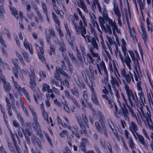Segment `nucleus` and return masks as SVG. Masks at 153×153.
<instances>
[{"label": "nucleus", "mask_w": 153, "mask_h": 153, "mask_svg": "<svg viewBox=\"0 0 153 153\" xmlns=\"http://www.w3.org/2000/svg\"><path fill=\"white\" fill-rule=\"evenodd\" d=\"M76 117L82 130H80L79 131L78 127L76 125H74L73 127H71V126L69 125L68 126L67 125V127L68 129L71 131L73 134L74 135L76 138L79 139L80 138V134H84L85 135H86L87 133L85 126L82 122L80 117H78L76 116Z\"/></svg>", "instance_id": "1"}, {"label": "nucleus", "mask_w": 153, "mask_h": 153, "mask_svg": "<svg viewBox=\"0 0 153 153\" xmlns=\"http://www.w3.org/2000/svg\"><path fill=\"white\" fill-rule=\"evenodd\" d=\"M108 69L111 74V79L110 82L112 86V87L115 86V85H116L117 87H119L120 84L119 82L117 80L115 77L112 75V74L114 73L117 78L118 79L119 82L121 84V81L120 79V76L119 74L116 64L114 61H112V63L109 62Z\"/></svg>", "instance_id": "2"}, {"label": "nucleus", "mask_w": 153, "mask_h": 153, "mask_svg": "<svg viewBox=\"0 0 153 153\" xmlns=\"http://www.w3.org/2000/svg\"><path fill=\"white\" fill-rule=\"evenodd\" d=\"M102 13L106 22L105 25L108 32L110 33L111 32V27L114 34L116 32L120 33V30L118 29L116 22L109 17L106 10L105 9Z\"/></svg>", "instance_id": "3"}, {"label": "nucleus", "mask_w": 153, "mask_h": 153, "mask_svg": "<svg viewBox=\"0 0 153 153\" xmlns=\"http://www.w3.org/2000/svg\"><path fill=\"white\" fill-rule=\"evenodd\" d=\"M89 71L87 72V74L88 76L90 81L88 80H86V82L87 85L89 86L92 92L91 96V99L93 102L96 103V93L94 91V85L93 83L94 80L95 79L94 70L92 66L89 65Z\"/></svg>", "instance_id": "4"}, {"label": "nucleus", "mask_w": 153, "mask_h": 153, "mask_svg": "<svg viewBox=\"0 0 153 153\" xmlns=\"http://www.w3.org/2000/svg\"><path fill=\"white\" fill-rule=\"evenodd\" d=\"M11 78L13 82L14 87V89L13 90V92L15 97L16 98H18V94H19L21 96H22V93H23L27 99L29 101H30V98L28 91L24 87H21L18 82L15 81L13 76L11 77Z\"/></svg>", "instance_id": "5"}, {"label": "nucleus", "mask_w": 153, "mask_h": 153, "mask_svg": "<svg viewBox=\"0 0 153 153\" xmlns=\"http://www.w3.org/2000/svg\"><path fill=\"white\" fill-rule=\"evenodd\" d=\"M90 18L93 26L91 24L89 23V27L91 32L92 33H94L95 37L92 38L91 43L92 46L91 47L90 50L91 55L94 57H96V53L94 52V49L96 48V31L94 28V27H95L96 21L95 20L96 19V16L94 14L92 13V15H90Z\"/></svg>", "instance_id": "6"}, {"label": "nucleus", "mask_w": 153, "mask_h": 153, "mask_svg": "<svg viewBox=\"0 0 153 153\" xmlns=\"http://www.w3.org/2000/svg\"><path fill=\"white\" fill-rule=\"evenodd\" d=\"M71 21L73 25L74 26L76 33L78 35H79L81 33V35L85 39L86 42L88 43H90L91 42V38L89 35L85 36V35L86 33V30L85 27L83 26L82 21L80 20L79 22V27L77 23L75 22L74 19H72Z\"/></svg>", "instance_id": "7"}, {"label": "nucleus", "mask_w": 153, "mask_h": 153, "mask_svg": "<svg viewBox=\"0 0 153 153\" xmlns=\"http://www.w3.org/2000/svg\"><path fill=\"white\" fill-rule=\"evenodd\" d=\"M121 94L123 101V105L125 107L127 106L128 107H133L135 106V104L137 105L138 104V100L135 92L127 97L129 104L128 103V101L123 93H122Z\"/></svg>", "instance_id": "8"}, {"label": "nucleus", "mask_w": 153, "mask_h": 153, "mask_svg": "<svg viewBox=\"0 0 153 153\" xmlns=\"http://www.w3.org/2000/svg\"><path fill=\"white\" fill-rule=\"evenodd\" d=\"M30 109L31 110V112L33 117L32 125L33 129L36 132L37 134L39 135L40 138L43 137V134L41 130L40 126L37 120L38 118L36 114L33 109H31L30 108Z\"/></svg>", "instance_id": "9"}, {"label": "nucleus", "mask_w": 153, "mask_h": 153, "mask_svg": "<svg viewBox=\"0 0 153 153\" xmlns=\"http://www.w3.org/2000/svg\"><path fill=\"white\" fill-rule=\"evenodd\" d=\"M81 49L82 52L83 57L86 64L88 65V63H89V64L92 63L94 65L96 64L95 61L93 58L92 56L90 53H88L87 55H86L85 50L84 47H81Z\"/></svg>", "instance_id": "10"}, {"label": "nucleus", "mask_w": 153, "mask_h": 153, "mask_svg": "<svg viewBox=\"0 0 153 153\" xmlns=\"http://www.w3.org/2000/svg\"><path fill=\"white\" fill-rule=\"evenodd\" d=\"M83 98L80 99V101L83 106L85 107H88L94 113L95 112V110L93 108L91 103L88 102V97L86 91H84L83 93Z\"/></svg>", "instance_id": "11"}, {"label": "nucleus", "mask_w": 153, "mask_h": 153, "mask_svg": "<svg viewBox=\"0 0 153 153\" xmlns=\"http://www.w3.org/2000/svg\"><path fill=\"white\" fill-rule=\"evenodd\" d=\"M30 68L31 71V73L29 75L30 78V87L32 90L35 91L36 89V84L35 80V74L33 68V67L32 65H30Z\"/></svg>", "instance_id": "12"}, {"label": "nucleus", "mask_w": 153, "mask_h": 153, "mask_svg": "<svg viewBox=\"0 0 153 153\" xmlns=\"http://www.w3.org/2000/svg\"><path fill=\"white\" fill-rule=\"evenodd\" d=\"M120 71L122 77V80L123 79L125 81H126V83L130 84L131 82V77H132V76H133L132 74L130 71L129 72V74H127L124 68H121Z\"/></svg>", "instance_id": "13"}, {"label": "nucleus", "mask_w": 153, "mask_h": 153, "mask_svg": "<svg viewBox=\"0 0 153 153\" xmlns=\"http://www.w3.org/2000/svg\"><path fill=\"white\" fill-rule=\"evenodd\" d=\"M56 73L54 74V77L57 80H60V79H61L60 77V74L65 76H68L67 74L65 71L58 66H56Z\"/></svg>", "instance_id": "14"}, {"label": "nucleus", "mask_w": 153, "mask_h": 153, "mask_svg": "<svg viewBox=\"0 0 153 153\" xmlns=\"http://www.w3.org/2000/svg\"><path fill=\"white\" fill-rule=\"evenodd\" d=\"M141 107L140 109L141 111V113L143 114V117H142V119L143 121L145 122L146 121L147 123L149 124V122H150L152 123V120L151 118L150 113L149 111L147 112V113L144 114L143 110L142 107V104L140 105Z\"/></svg>", "instance_id": "15"}, {"label": "nucleus", "mask_w": 153, "mask_h": 153, "mask_svg": "<svg viewBox=\"0 0 153 153\" xmlns=\"http://www.w3.org/2000/svg\"><path fill=\"white\" fill-rule=\"evenodd\" d=\"M124 56V58H123V59L121 60L122 62L125 63L127 67L129 70H131V60L128 54H126V53L123 50Z\"/></svg>", "instance_id": "16"}, {"label": "nucleus", "mask_w": 153, "mask_h": 153, "mask_svg": "<svg viewBox=\"0 0 153 153\" xmlns=\"http://www.w3.org/2000/svg\"><path fill=\"white\" fill-rule=\"evenodd\" d=\"M97 66L98 71L100 74L107 72L105 62L103 60L100 61L99 64H97Z\"/></svg>", "instance_id": "17"}, {"label": "nucleus", "mask_w": 153, "mask_h": 153, "mask_svg": "<svg viewBox=\"0 0 153 153\" xmlns=\"http://www.w3.org/2000/svg\"><path fill=\"white\" fill-rule=\"evenodd\" d=\"M33 7L34 9L36 11L38 17L37 16H35L34 19L36 22L37 23H38L39 22H42L43 21V17L40 12L39 10V9L38 7L35 4Z\"/></svg>", "instance_id": "18"}, {"label": "nucleus", "mask_w": 153, "mask_h": 153, "mask_svg": "<svg viewBox=\"0 0 153 153\" xmlns=\"http://www.w3.org/2000/svg\"><path fill=\"white\" fill-rule=\"evenodd\" d=\"M112 4L113 5V10L114 14L117 17L121 16V13L119 8L117 4L116 0H113Z\"/></svg>", "instance_id": "19"}, {"label": "nucleus", "mask_w": 153, "mask_h": 153, "mask_svg": "<svg viewBox=\"0 0 153 153\" xmlns=\"http://www.w3.org/2000/svg\"><path fill=\"white\" fill-rule=\"evenodd\" d=\"M99 20L100 26L102 30H104L105 33H108L109 34L111 35L112 33V30H111V32L110 33H109L108 30H107V28L106 26H105L104 25V24H105V21L104 18L101 16L99 17Z\"/></svg>", "instance_id": "20"}, {"label": "nucleus", "mask_w": 153, "mask_h": 153, "mask_svg": "<svg viewBox=\"0 0 153 153\" xmlns=\"http://www.w3.org/2000/svg\"><path fill=\"white\" fill-rule=\"evenodd\" d=\"M51 13L53 19L55 23L56 28L57 30L58 31L61 29L60 27V21L58 17L53 12H52Z\"/></svg>", "instance_id": "21"}, {"label": "nucleus", "mask_w": 153, "mask_h": 153, "mask_svg": "<svg viewBox=\"0 0 153 153\" xmlns=\"http://www.w3.org/2000/svg\"><path fill=\"white\" fill-rule=\"evenodd\" d=\"M137 92L138 95L140 97V98L141 99L142 101V103L143 105V101L142 98H143L144 101L145 100V99L144 98V94L142 88L141 86L140 82H138L137 83Z\"/></svg>", "instance_id": "22"}, {"label": "nucleus", "mask_w": 153, "mask_h": 153, "mask_svg": "<svg viewBox=\"0 0 153 153\" xmlns=\"http://www.w3.org/2000/svg\"><path fill=\"white\" fill-rule=\"evenodd\" d=\"M11 136L12 137V139L13 140V143H14V146H15V147L16 149V151L17 152V153H21V150L20 149V147H19V146H18L17 143V142L16 140V138H15V137L16 136L17 139L19 141V137H18V136L17 134H16L15 135H14L13 134L12 132L11 133Z\"/></svg>", "instance_id": "23"}, {"label": "nucleus", "mask_w": 153, "mask_h": 153, "mask_svg": "<svg viewBox=\"0 0 153 153\" xmlns=\"http://www.w3.org/2000/svg\"><path fill=\"white\" fill-rule=\"evenodd\" d=\"M136 134L140 143L146 149H148L149 148L148 143L146 142L144 137L142 135L139 134L137 133H136Z\"/></svg>", "instance_id": "24"}, {"label": "nucleus", "mask_w": 153, "mask_h": 153, "mask_svg": "<svg viewBox=\"0 0 153 153\" xmlns=\"http://www.w3.org/2000/svg\"><path fill=\"white\" fill-rule=\"evenodd\" d=\"M123 82L124 84V88L126 91V94L127 97H129L130 95L131 94L134 92L130 88L128 84L126 83L125 80H123Z\"/></svg>", "instance_id": "25"}, {"label": "nucleus", "mask_w": 153, "mask_h": 153, "mask_svg": "<svg viewBox=\"0 0 153 153\" xmlns=\"http://www.w3.org/2000/svg\"><path fill=\"white\" fill-rule=\"evenodd\" d=\"M61 102L63 105V108L68 113H69L70 111V110L72 112L74 111V110L75 109V105H73L72 107H71L70 108H69L68 104L65 100H64V101H61Z\"/></svg>", "instance_id": "26"}, {"label": "nucleus", "mask_w": 153, "mask_h": 153, "mask_svg": "<svg viewBox=\"0 0 153 153\" xmlns=\"http://www.w3.org/2000/svg\"><path fill=\"white\" fill-rule=\"evenodd\" d=\"M54 10L58 15H60L61 17H63L64 13L62 10H59L56 5V0H52Z\"/></svg>", "instance_id": "27"}, {"label": "nucleus", "mask_w": 153, "mask_h": 153, "mask_svg": "<svg viewBox=\"0 0 153 153\" xmlns=\"http://www.w3.org/2000/svg\"><path fill=\"white\" fill-rule=\"evenodd\" d=\"M129 129L135 138H137L134 132L136 133H136H137V131L138 130V129L137 125L134 122H131L129 125Z\"/></svg>", "instance_id": "28"}, {"label": "nucleus", "mask_w": 153, "mask_h": 153, "mask_svg": "<svg viewBox=\"0 0 153 153\" xmlns=\"http://www.w3.org/2000/svg\"><path fill=\"white\" fill-rule=\"evenodd\" d=\"M40 51L38 52L37 55L39 59L42 62H44L46 61L45 58L44 56V50L43 47H39Z\"/></svg>", "instance_id": "29"}, {"label": "nucleus", "mask_w": 153, "mask_h": 153, "mask_svg": "<svg viewBox=\"0 0 153 153\" xmlns=\"http://www.w3.org/2000/svg\"><path fill=\"white\" fill-rule=\"evenodd\" d=\"M23 44L24 47L27 50H28L30 54L31 55L33 54L32 47L31 45L25 39L23 42Z\"/></svg>", "instance_id": "30"}, {"label": "nucleus", "mask_w": 153, "mask_h": 153, "mask_svg": "<svg viewBox=\"0 0 153 153\" xmlns=\"http://www.w3.org/2000/svg\"><path fill=\"white\" fill-rule=\"evenodd\" d=\"M140 29L141 31V34L142 38L145 42H146L147 39V34L143 24H141L140 25Z\"/></svg>", "instance_id": "31"}, {"label": "nucleus", "mask_w": 153, "mask_h": 153, "mask_svg": "<svg viewBox=\"0 0 153 153\" xmlns=\"http://www.w3.org/2000/svg\"><path fill=\"white\" fill-rule=\"evenodd\" d=\"M129 29V33L130 36L132 39L133 41L135 42L137 41L136 38V33L133 27L128 28Z\"/></svg>", "instance_id": "32"}, {"label": "nucleus", "mask_w": 153, "mask_h": 153, "mask_svg": "<svg viewBox=\"0 0 153 153\" xmlns=\"http://www.w3.org/2000/svg\"><path fill=\"white\" fill-rule=\"evenodd\" d=\"M88 140L86 138H83L82 139V142L80 143L81 149L83 151L86 149V145L88 143Z\"/></svg>", "instance_id": "33"}, {"label": "nucleus", "mask_w": 153, "mask_h": 153, "mask_svg": "<svg viewBox=\"0 0 153 153\" xmlns=\"http://www.w3.org/2000/svg\"><path fill=\"white\" fill-rule=\"evenodd\" d=\"M96 128L97 129L98 131L101 133H103L105 135L107 136V131H106V128L105 126H103L101 128L97 122H96Z\"/></svg>", "instance_id": "34"}, {"label": "nucleus", "mask_w": 153, "mask_h": 153, "mask_svg": "<svg viewBox=\"0 0 153 153\" xmlns=\"http://www.w3.org/2000/svg\"><path fill=\"white\" fill-rule=\"evenodd\" d=\"M77 11H78L79 15L81 16V18L82 19V20L84 23V25L83 26L87 27V24L84 15H83L82 12L80 11L79 8H77Z\"/></svg>", "instance_id": "35"}, {"label": "nucleus", "mask_w": 153, "mask_h": 153, "mask_svg": "<svg viewBox=\"0 0 153 153\" xmlns=\"http://www.w3.org/2000/svg\"><path fill=\"white\" fill-rule=\"evenodd\" d=\"M4 2V0H0V16L1 18L4 17L3 13L4 12L3 7Z\"/></svg>", "instance_id": "36"}, {"label": "nucleus", "mask_w": 153, "mask_h": 153, "mask_svg": "<svg viewBox=\"0 0 153 153\" xmlns=\"http://www.w3.org/2000/svg\"><path fill=\"white\" fill-rule=\"evenodd\" d=\"M79 0L80 1V4L79 5V7L82 8L85 12H88V9L85 3L84 2V0Z\"/></svg>", "instance_id": "37"}, {"label": "nucleus", "mask_w": 153, "mask_h": 153, "mask_svg": "<svg viewBox=\"0 0 153 153\" xmlns=\"http://www.w3.org/2000/svg\"><path fill=\"white\" fill-rule=\"evenodd\" d=\"M137 1L139 4L140 9L142 14L143 10H144L145 7V0H137Z\"/></svg>", "instance_id": "38"}, {"label": "nucleus", "mask_w": 153, "mask_h": 153, "mask_svg": "<svg viewBox=\"0 0 153 153\" xmlns=\"http://www.w3.org/2000/svg\"><path fill=\"white\" fill-rule=\"evenodd\" d=\"M114 116L117 118H120L121 117V114L119 109L117 106L115 105V111H114Z\"/></svg>", "instance_id": "39"}, {"label": "nucleus", "mask_w": 153, "mask_h": 153, "mask_svg": "<svg viewBox=\"0 0 153 153\" xmlns=\"http://www.w3.org/2000/svg\"><path fill=\"white\" fill-rule=\"evenodd\" d=\"M113 88L114 91V94L117 98V101L118 102L119 104H120L121 102L119 100L120 98V96L118 90L116 89L115 86L113 87Z\"/></svg>", "instance_id": "40"}, {"label": "nucleus", "mask_w": 153, "mask_h": 153, "mask_svg": "<svg viewBox=\"0 0 153 153\" xmlns=\"http://www.w3.org/2000/svg\"><path fill=\"white\" fill-rule=\"evenodd\" d=\"M56 48L55 46L51 44L50 45V50L49 51L48 53L51 56L53 54H55Z\"/></svg>", "instance_id": "41"}, {"label": "nucleus", "mask_w": 153, "mask_h": 153, "mask_svg": "<svg viewBox=\"0 0 153 153\" xmlns=\"http://www.w3.org/2000/svg\"><path fill=\"white\" fill-rule=\"evenodd\" d=\"M147 94L149 101L153 103V95L151 90L147 91Z\"/></svg>", "instance_id": "42"}, {"label": "nucleus", "mask_w": 153, "mask_h": 153, "mask_svg": "<svg viewBox=\"0 0 153 153\" xmlns=\"http://www.w3.org/2000/svg\"><path fill=\"white\" fill-rule=\"evenodd\" d=\"M10 9L11 11V14L13 15L17 19H18L19 17L18 16H17L18 15V12L16 9L12 7H11Z\"/></svg>", "instance_id": "43"}, {"label": "nucleus", "mask_w": 153, "mask_h": 153, "mask_svg": "<svg viewBox=\"0 0 153 153\" xmlns=\"http://www.w3.org/2000/svg\"><path fill=\"white\" fill-rule=\"evenodd\" d=\"M60 85H59V82L58 81H56L54 84L56 85V86L57 87H60V89L62 90L64 88L63 85H64V80L62 79H60Z\"/></svg>", "instance_id": "44"}, {"label": "nucleus", "mask_w": 153, "mask_h": 153, "mask_svg": "<svg viewBox=\"0 0 153 153\" xmlns=\"http://www.w3.org/2000/svg\"><path fill=\"white\" fill-rule=\"evenodd\" d=\"M116 50L115 51V55L116 57H119L121 60L123 59V57L122 55L121 52L119 51L117 48V45H116Z\"/></svg>", "instance_id": "45"}, {"label": "nucleus", "mask_w": 153, "mask_h": 153, "mask_svg": "<svg viewBox=\"0 0 153 153\" xmlns=\"http://www.w3.org/2000/svg\"><path fill=\"white\" fill-rule=\"evenodd\" d=\"M50 88V85L47 83H44L42 84V91L43 92L47 91Z\"/></svg>", "instance_id": "46"}, {"label": "nucleus", "mask_w": 153, "mask_h": 153, "mask_svg": "<svg viewBox=\"0 0 153 153\" xmlns=\"http://www.w3.org/2000/svg\"><path fill=\"white\" fill-rule=\"evenodd\" d=\"M7 145L9 147V150L11 151V153H17L16 151L15 150V149L13 147L12 144V143L8 142Z\"/></svg>", "instance_id": "47"}, {"label": "nucleus", "mask_w": 153, "mask_h": 153, "mask_svg": "<svg viewBox=\"0 0 153 153\" xmlns=\"http://www.w3.org/2000/svg\"><path fill=\"white\" fill-rule=\"evenodd\" d=\"M42 9L45 15H47L48 14V8L46 5L43 2L42 3Z\"/></svg>", "instance_id": "48"}, {"label": "nucleus", "mask_w": 153, "mask_h": 153, "mask_svg": "<svg viewBox=\"0 0 153 153\" xmlns=\"http://www.w3.org/2000/svg\"><path fill=\"white\" fill-rule=\"evenodd\" d=\"M72 94L73 95H75L78 97L79 95L78 89L76 87H74L71 90Z\"/></svg>", "instance_id": "49"}, {"label": "nucleus", "mask_w": 153, "mask_h": 153, "mask_svg": "<svg viewBox=\"0 0 153 153\" xmlns=\"http://www.w3.org/2000/svg\"><path fill=\"white\" fill-rule=\"evenodd\" d=\"M20 103L21 104L22 109H23L25 113V114L27 116H28V111H27V109L24 106V102H23L21 100H20Z\"/></svg>", "instance_id": "50"}, {"label": "nucleus", "mask_w": 153, "mask_h": 153, "mask_svg": "<svg viewBox=\"0 0 153 153\" xmlns=\"http://www.w3.org/2000/svg\"><path fill=\"white\" fill-rule=\"evenodd\" d=\"M48 31H49L48 29H46L45 30L46 38L47 42L48 43H50V38L51 37V36L50 34L48 33Z\"/></svg>", "instance_id": "51"}, {"label": "nucleus", "mask_w": 153, "mask_h": 153, "mask_svg": "<svg viewBox=\"0 0 153 153\" xmlns=\"http://www.w3.org/2000/svg\"><path fill=\"white\" fill-rule=\"evenodd\" d=\"M42 115L45 120L46 121L47 123H49L48 114L45 110L42 111Z\"/></svg>", "instance_id": "52"}, {"label": "nucleus", "mask_w": 153, "mask_h": 153, "mask_svg": "<svg viewBox=\"0 0 153 153\" xmlns=\"http://www.w3.org/2000/svg\"><path fill=\"white\" fill-rule=\"evenodd\" d=\"M65 61L67 63L69 71L70 72H72L73 71L72 66L68 58H66Z\"/></svg>", "instance_id": "53"}, {"label": "nucleus", "mask_w": 153, "mask_h": 153, "mask_svg": "<svg viewBox=\"0 0 153 153\" xmlns=\"http://www.w3.org/2000/svg\"><path fill=\"white\" fill-rule=\"evenodd\" d=\"M76 51L77 53V58L81 62H83V60L82 59V56L81 54V53L77 49H76Z\"/></svg>", "instance_id": "54"}, {"label": "nucleus", "mask_w": 153, "mask_h": 153, "mask_svg": "<svg viewBox=\"0 0 153 153\" xmlns=\"http://www.w3.org/2000/svg\"><path fill=\"white\" fill-rule=\"evenodd\" d=\"M106 37L110 45H113L114 40V37H113L112 38L110 36H109L108 34H106Z\"/></svg>", "instance_id": "55"}, {"label": "nucleus", "mask_w": 153, "mask_h": 153, "mask_svg": "<svg viewBox=\"0 0 153 153\" xmlns=\"http://www.w3.org/2000/svg\"><path fill=\"white\" fill-rule=\"evenodd\" d=\"M128 143L130 147L132 149H133L134 148V143L133 139L131 137L128 139Z\"/></svg>", "instance_id": "56"}, {"label": "nucleus", "mask_w": 153, "mask_h": 153, "mask_svg": "<svg viewBox=\"0 0 153 153\" xmlns=\"http://www.w3.org/2000/svg\"><path fill=\"white\" fill-rule=\"evenodd\" d=\"M82 117L85 124L88 127V121L86 115L85 114H82Z\"/></svg>", "instance_id": "57"}, {"label": "nucleus", "mask_w": 153, "mask_h": 153, "mask_svg": "<svg viewBox=\"0 0 153 153\" xmlns=\"http://www.w3.org/2000/svg\"><path fill=\"white\" fill-rule=\"evenodd\" d=\"M20 68L19 67L18 68L17 67H14L13 68V72L15 76L17 78L18 77V72Z\"/></svg>", "instance_id": "58"}, {"label": "nucleus", "mask_w": 153, "mask_h": 153, "mask_svg": "<svg viewBox=\"0 0 153 153\" xmlns=\"http://www.w3.org/2000/svg\"><path fill=\"white\" fill-rule=\"evenodd\" d=\"M40 77L42 79H44L46 78V76L45 72V71L39 70V71Z\"/></svg>", "instance_id": "59"}, {"label": "nucleus", "mask_w": 153, "mask_h": 153, "mask_svg": "<svg viewBox=\"0 0 153 153\" xmlns=\"http://www.w3.org/2000/svg\"><path fill=\"white\" fill-rule=\"evenodd\" d=\"M72 100L76 106L78 108H79L80 106L76 99L72 96L69 100Z\"/></svg>", "instance_id": "60"}, {"label": "nucleus", "mask_w": 153, "mask_h": 153, "mask_svg": "<svg viewBox=\"0 0 153 153\" xmlns=\"http://www.w3.org/2000/svg\"><path fill=\"white\" fill-rule=\"evenodd\" d=\"M45 136L47 139V140L49 144L50 145L51 147H52L53 146V144L52 143V141L50 139L48 134L47 133H46L45 134Z\"/></svg>", "instance_id": "61"}, {"label": "nucleus", "mask_w": 153, "mask_h": 153, "mask_svg": "<svg viewBox=\"0 0 153 153\" xmlns=\"http://www.w3.org/2000/svg\"><path fill=\"white\" fill-rule=\"evenodd\" d=\"M22 54L25 61L27 62H29L30 59L27 53L24 51L22 52Z\"/></svg>", "instance_id": "62"}, {"label": "nucleus", "mask_w": 153, "mask_h": 153, "mask_svg": "<svg viewBox=\"0 0 153 153\" xmlns=\"http://www.w3.org/2000/svg\"><path fill=\"white\" fill-rule=\"evenodd\" d=\"M102 76H103L104 77V82L105 83H107L108 79V72L102 74H101Z\"/></svg>", "instance_id": "63"}, {"label": "nucleus", "mask_w": 153, "mask_h": 153, "mask_svg": "<svg viewBox=\"0 0 153 153\" xmlns=\"http://www.w3.org/2000/svg\"><path fill=\"white\" fill-rule=\"evenodd\" d=\"M150 136L152 140V141H151V143H150V147L153 151V131L151 133Z\"/></svg>", "instance_id": "64"}]
</instances>
